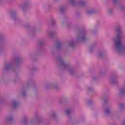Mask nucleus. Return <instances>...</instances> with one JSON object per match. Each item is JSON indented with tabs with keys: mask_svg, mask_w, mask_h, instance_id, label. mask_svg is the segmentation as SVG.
Wrapping results in <instances>:
<instances>
[{
	"mask_svg": "<svg viewBox=\"0 0 125 125\" xmlns=\"http://www.w3.org/2000/svg\"><path fill=\"white\" fill-rule=\"evenodd\" d=\"M115 45L118 51L124 49V45L122 44V38L121 37V34H120L117 35V38L115 39Z\"/></svg>",
	"mask_w": 125,
	"mask_h": 125,
	"instance_id": "1",
	"label": "nucleus"
},
{
	"mask_svg": "<svg viewBox=\"0 0 125 125\" xmlns=\"http://www.w3.org/2000/svg\"><path fill=\"white\" fill-rule=\"evenodd\" d=\"M17 105H18V102H14L13 103V106L14 107H16V106H17Z\"/></svg>",
	"mask_w": 125,
	"mask_h": 125,
	"instance_id": "2",
	"label": "nucleus"
},
{
	"mask_svg": "<svg viewBox=\"0 0 125 125\" xmlns=\"http://www.w3.org/2000/svg\"><path fill=\"white\" fill-rule=\"evenodd\" d=\"M69 113H70V111H69V110H66V113L67 115H68V114H69Z\"/></svg>",
	"mask_w": 125,
	"mask_h": 125,
	"instance_id": "3",
	"label": "nucleus"
},
{
	"mask_svg": "<svg viewBox=\"0 0 125 125\" xmlns=\"http://www.w3.org/2000/svg\"><path fill=\"white\" fill-rule=\"evenodd\" d=\"M117 32H119L120 33V32H121V30L120 29H117Z\"/></svg>",
	"mask_w": 125,
	"mask_h": 125,
	"instance_id": "4",
	"label": "nucleus"
},
{
	"mask_svg": "<svg viewBox=\"0 0 125 125\" xmlns=\"http://www.w3.org/2000/svg\"><path fill=\"white\" fill-rule=\"evenodd\" d=\"M106 113H108V109L106 110Z\"/></svg>",
	"mask_w": 125,
	"mask_h": 125,
	"instance_id": "5",
	"label": "nucleus"
},
{
	"mask_svg": "<svg viewBox=\"0 0 125 125\" xmlns=\"http://www.w3.org/2000/svg\"><path fill=\"white\" fill-rule=\"evenodd\" d=\"M81 4H82V3H81Z\"/></svg>",
	"mask_w": 125,
	"mask_h": 125,
	"instance_id": "6",
	"label": "nucleus"
}]
</instances>
